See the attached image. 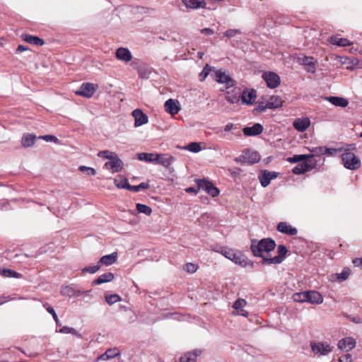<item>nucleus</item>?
Listing matches in <instances>:
<instances>
[{"label":"nucleus","mask_w":362,"mask_h":362,"mask_svg":"<svg viewBox=\"0 0 362 362\" xmlns=\"http://www.w3.org/2000/svg\"><path fill=\"white\" fill-rule=\"evenodd\" d=\"M350 274V272L349 269H344L342 271V272L339 273V274H336L335 276H337V279L340 281H343L344 280H346L348 276H349Z\"/></svg>","instance_id":"obj_52"},{"label":"nucleus","mask_w":362,"mask_h":362,"mask_svg":"<svg viewBox=\"0 0 362 362\" xmlns=\"http://www.w3.org/2000/svg\"><path fill=\"white\" fill-rule=\"evenodd\" d=\"M183 149L192 153H199L202 151V146L199 142H192L183 147Z\"/></svg>","instance_id":"obj_38"},{"label":"nucleus","mask_w":362,"mask_h":362,"mask_svg":"<svg viewBox=\"0 0 362 362\" xmlns=\"http://www.w3.org/2000/svg\"><path fill=\"white\" fill-rule=\"evenodd\" d=\"M329 42L332 45H337L338 47H347V46L352 45V42H351L346 38L339 37L337 35L332 36L329 38Z\"/></svg>","instance_id":"obj_28"},{"label":"nucleus","mask_w":362,"mask_h":362,"mask_svg":"<svg viewBox=\"0 0 362 362\" xmlns=\"http://www.w3.org/2000/svg\"><path fill=\"white\" fill-rule=\"evenodd\" d=\"M322 302L323 297L318 291H307V303L319 305L322 303Z\"/></svg>","instance_id":"obj_20"},{"label":"nucleus","mask_w":362,"mask_h":362,"mask_svg":"<svg viewBox=\"0 0 362 362\" xmlns=\"http://www.w3.org/2000/svg\"><path fill=\"white\" fill-rule=\"evenodd\" d=\"M148 187H149V185L147 182H141L139 185V191H141V189H148Z\"/></svg>","instance_id":"obj_63"},{"label":"nucleus","mask_w":362,"mask_h":362,"mask_svg":"<svg viewBox=\"0 0 362 362\" xmlns=\"http://www.w3.org/2000/svg\"><path fill=\"white\" fill-rule=\"evenodd\" d=\"M97 86L90 83H83L78 90L76 91L78 95L83 96L88 98H91L97 90Z\"/></svg>","instance_id":"obj_10"},{"label":"nucleus","mask_w":362,"mask_h":362,"mask_svg":"<svg viewBox=\"0 0 362 362\" xmlns=\"http://www.w3.org/2000/svg\"><path fill=\"white\" fill-rule=\"evenodd\" d=\"M214 250L216 252L221 253L225 257L231 261L233 259V257H234L235 253L236 252L234 250L228 248L227 247H219L218 248Z\"/></svg>","instance_id":"obj_33"},{"label":"nucleus","mask_w":362,"mask_h":362,"mask_svg":"<svg viewBox=\"0 0 362 362\" xmlns=\"http://www.w3.org/2000/svg\"><path fill=\"white\" fill-rule=\"evenodd\" d=\"M351 356L350 354H345L339 358V362H351Z\"/></svg>","instance_id":"obj_56"},{"label":"nucleus","mask_w":362,"mask_h":362,"mask_svg":"<svg viewBox=\"0 0 362 362\" xmlns=\"http://www.w3.org/2000/svg\"><path fill=\"white\" fill-rule=\"evenodd\" d=\"M233 94L228 95L226 96V100L230 103H236L239 101L241 98L242 103L246 105H249V93L247 90H244L242 93L240 89L234 90Z\"/></svg>","instance_id":"obj_9"},{"label":"nucleus","mask_w":362,"mask_h":362,"mask_svg":"<svg viewBox=\"0 0 362 362\" xmlns=\"http://www.w3.org/2000/svg\"><path fill=\"white\" fill-rule=\"evenodd\" d=\"M356 346V341L352 337H346L339 341L337 346L339 349L349 351Z\"/></svg>","instance_id":"obj_17"},{"label":"nucleus","mask_w":362,"mask_h":362,"mask_svg":"<svg viewBox=\"0 0 362 362\" xmlns=\"http://www.w3.org/2000/svg\"><path fill=\"white\" fill-rule=\"evenodd\" d=\"M315 167V163L306 160L295 166L292 171L295 175H301L313 170Z\"/></svg>","instance_id":"obj_11"},{"label":"nucleus","mask_w":362,"mask_h":362,"mask_svg":"<svg viewBox=\"0 0 362 362\" xmlns=\"http://www.w3.org/2000/svg\"><path fill=\"white\" fill-rule=\"evenodd\" d=\"M132 117L134 119L136 127L146 124L148 122V116L139 109H136L132 112Z\"/></svg>","instance_id":"obj_14"},{"label":"nucleus","mask_w":362,"mask_h":362,"mask_svg":"<svg viewBox=\"0 0 362 362\" xmlns=\"http://www.w3.org/2000/svg\"><path fill=\"white\" fill-rule=\"evenodd\" d=\"M23 39L28 43L41 46L44 45V40L37 36L25 34L23 35Z\"/></svg>","instance_id":"obj_34"},{"label":"nucleus","mask_w":362,"mask_h":362,"mask_svg":"<svg viewBox=\"0 0 362 362\" xmlns=\"http://www.w3.org/2000/svg\"><path fill=\"white\" fill-rule=\"evenodd\" d=\"M200 32L202 34L205 35H211L214 34V30L211 28H203Z\"/></svg>","instance_id":"obj_58"},{"label":"nucleus","mask_w":362,"mask_h":362,"mask_svg":"<svg viewBox=\"0 0 362 362\" xmlns=\"http://www.w3.org/2000/svg\"><path fill=\"white\" fill-rule=\"evenodd\" d=\"M100 268V265L98 263L96 265L86 267L82 269V272L84 273H90L95 274L97 272Z\"/></svg>","instance_id":"obj_46"},{"label":"nucleus","mask_w":362,"mask_h":362,"mask_svg":"<svg viewBox=\"0 0 362 362\" xmlns=\"http://www.w3.org/2000/svg\"><path fill=\"white\" fill-rule=\"evenodd\" d=\"M136 211L139 213L144 214L146 216H150L152 213V209L150 206L143 204H136Z\"/></svg>","instance_id":"obj_39"},{"label":"nucleus","mask_w":362,"mask_h":362,"mask_svg":"<svg viewBox=\"0 0 362 362\" xmlns=\"http://www.w3.org/2000/svg\"><path fill=\"white\" fill-rule=\"evenodd\" d=\"M293 127L299 132H305L310 125V120L308 117L297 118L293 121Z\"/></svg>","instance_id":"obj_16"},{"label":"nucleus","mask_w":362,"mask_h":362,"mask_svg":"<svg viewBox=\"0 0 362 362\" xmlns=\"http://www.w3.org/2000/svg\"><path fill=\"white\" fill-rule=\"evenodd\" d=\"M159 158L158 153H140L138 154V159L147 163L156 162Z\"/></svg>","instance_id":"obj_29"},{"label":"nucleus","mask_w":362,"mask_h":362,"mask_svg":"<svg viewBox=\"0 0 362 362\" xmlns=\"http://www.w3.org/2000/svg\"><path fill=\"white\" fill-rule=\"evenodd\" d=\"M344 166L349 170H356L361 166V161L356 155L351 152H346L341 155Z\"/></svg>","instance_id":"obj_4"},{"label":"nucleus","mask_w":362,"mask_h":362,"mask_svg":"<svg viewBox=\"0 0 362 362\" xmlns=\"http://www.w3.org/2000/svg\"><path fill=\"white\" fill-rule=\"evenodd\" d=\"M266 104L268 109H276L283 105V100L279 95H272L266 99Z\"/></svg>","instance_id":"obj_22"},{"label":"nucleus","mask_w":362,"mask_h":362,"mask_svg":"<svg viewBox=\"0 0 362 362\" xmlns=\"http://www.w3.org/2000/svg\"><path fill=\"white\" fill-rule=\"evenodd\" d=\"M276 247L275 242L270 238H264L256 244V241L252 240L250 249L255 256L262 258V262L265 264H270L272 257L271 252L274 251Z\"/></svg>","instance_id":"obj_1"},{"label":"nucleus","mask_w":362,"mask_h":362,"mask_svg":"<svg viewBox=\"0 0 362 362\" xmlns=\"http://www.w3.org/2000/svg\"><path fill=\"white\" fill-rule=\"evenodd\" d=\"M197 186L199 189L205 191L208 194L213 197H216L219 195V189L214 186V185L204 179L197 180Z\"/></svg>","instance_id":"obj_7"},{"label":"nucleus","mask_w":362,"mask_h":362,"mask_svg":"<svg viewBox=\"0 0 362 362\" xmlns=\"http://www.w3.org/2000/svg\"><path fill=\"white\" fill-rule=\"evenodd\" d=\"M38 139H43V140L46 141L47 142H54L55 144L59 143V139L53 135L47 134V135L40 136L38 137Z\"/></svg>","instance_id":"obj_48"},{"label":"nucleus","mask_w":362,"mask_h":362,"mask_svg":"<svg viewBox=\"0 0 362 362\" xmlns=\"http://www.w3.org/2000/svg\"><path fill=\"white\" fill-rule=\"evenodd\" d=\"M117 59L124 62L126 63L130 62L132 59L131 52L125 47H119L117 49L115 53Z\"/></svg>","instance_id":"obj_19"},{"label":"nucleus","mask_w":362,"mask_h":362,"mask_svg":"<svg viewBox=\"0 0 362 362\" xmlns=\"http://www.w3.org/2000/svg\"><path fill=\"white\" fill-rule=\"evenodd\" d=\"M353 264L356 267H359V266L362 267V257L361 258H356V259H354L353 260Z\"/></svg>","instance_id":"obj_62"},{"label":"nucleus","mask_w":362,"mask_h":362,"mask_svg":"<svg viewBox=\"0 0 362 362\" xmlns=\"http://www.w3.org/2000/svg\"><path fill=\"white\" fill-rule=\"evenodd\" d=\"M260 160L259 154L255 151L250 153V163H255L259 162Z\"/></svg>","instance_id":"obj_54"},{"label":"nucleus","mask_w":362,"mask_h":362,"mask_svg":"<svg viewBox=\"0 0 362 362\" xmlns=\"http://www.w3.org/2000/svg\"><path fill=\"white\" fill-rule=\"evenodd\" d=\"M287 253V249L285 246L281 245L278 247V255L272 256L270 260V264H280L284 259Z\"/></svg>","instance_id":"obj_18"},{"label":"nucleus","mask_w":362,"mask_h":362,"mask_svg":"<svg viewBox=\"0 0 362 362\" xmlns=\"http://www.w3.org/2000/svg\"><path fill=\"white\" fill-rule=\"evenodd\" d=\"M253 105L255 106V108L252 110L254 115H257L259 112H264L268 109L266 104L265 98H262L261 100L256 103L254 102Z\"/></svg>","instance_id":"obj_27"},{"label":"nucleus","mask_w":362,"mask_h":362,"mask_svg":"<svg viewBox=\"0 0 362 362\" xmlns=\"http://www.w3.org/2000/svg\"><path fill=\"white\" fill-rule=\"evenodd\" d=\"M313 155H295L293 157L287 158L286 160L291 163L303 162L309 158H313Z\"/></svg>","instance_id":"obj_37"},{"label":"nucleus","mask_w":362,"mask_h":362,"mask_svg":"<svg viewBox=\"0 0 362 362\" xmlns=\"http://www.w3.org/2000/svg\"><path fill=\"white\" fill-rule=\"evenodd\" d=\"M264 81L267 83V86L269 88H277L281 83V79L279 76L272 71H266L262 74V76Z\"/></svg>","instance_id":"obj_8"},{"label":"nucleus","mask_w":362,"mask_h":362,"mask_svg":"<svg viewBox=\"0 0 362 362\" xmlns=\"http://www.w3.org/2000/svg\"><path fill=\"white\" fill-rule=\"evenodd\" d=\"M198 266L193 263H187L185 265L184 269L189 274H193L197 272Z\"/></svg>","instance_id":"obj_50"},{"label":"nucleus","mask_w":362,"mask_h":362,"mask_svg":"<svg viewBox=\"0 0 362 362\" xmlns=\"http://www.w3.org/2000/svg\"><path fill=\"white\" fill-rule=\"evenodd\" d=\"M200 189H199V187L197 186V188L188 187V188L185 189V192H188V193H194V194H197Z\"/></svg>","instance_id":"obj_60"},{"label":"nucleus","mask_w":362,"mask_h":362,"mask_svg":"<svg viewBox=\"0 0 362 362\" xmlns=\"http://www.w3.org/2000/svg\"><path fill=\"white\" fill-rule=\"evenodd\" d=\"M2 276L5 277H11V274H13V270L4 269L2 270V272L1 273Z\"/></svg>","instance_id":"obj_59"},{"label":"nucleus","mask_w":362,"mask_h":362,"mask_svg":"<svg viewBox=\"0 0 362 362\" xmlns=\"http://www.w3.org/2000/svg\"><path fill=\"white\" fill-rule=\"evenodd\" d=\"M44 307L46 308L47 311L52 315L54 321L57 323H58L59 319H58V317H57L54 308L48 305L47 303L44 304Z\"/></svg>","instance_id":"obj_53"},{"label":"nucleus","mask_w":362,"mask_h":362,"mask_svg":"<svg viewBox=\"0 0 362 362\" xmlns=\"http://www.w3.org/2000/svg\"><path fill=\"white\" fill-rule=\"evenodd\" d=\"M325 100L329 101L331 104L337 107H345L348 105V100L342 97L329 96L326 97Z\"/></svg>","instance_id":"obj_23"},{"label":"nucleus","mask_w":362,"mask_h":362,"mask_svg":"<svg viewBox=\"0 0 362 362\" xmlns=\"http://www.w3.org/2000/svg\"><path fill=\"white\" fill-rule=\"evenodd\" d=\"M298 62L305 66V69L310 73L314 74L316 71L315 62L312 57H303L298 58Z\"/></svg>","instance_id":"obj_13"},{"label":"nucleus","mask_w":362,"mask_h":362,"mask_svg":"<svg viewBox=\"0 0 362 362\" xmlns=\"http://www.w3.org/2000/svg\"><path fill=\"white\" fill-rule=\"evenodd\" d=\"M232 261L235 264L245 267L247 264V257L240 251H236Z\"/></svg>","instance_id":"obj_31"},{"label":"nucleus","mask_w":362,"mask_h":362,"mask_svg":"<svg viewBox=\"0 0 362 362\" xmlns=\"http://www.w3.org/2000/svg\"><path fill=\"white\" fill-rule=\"evenodd\" d=\"M240 33V30L238 29H229L223 33V36L228 38L233 37Z\"/></svg>","instance_id":"obj_51"},{"label":"nucleus","mask_w":362,"mask_h":362,"mask_svg":"<svg viewBox=\"0 0 362 362\" xmlns=\"http://www.w3.org/2000/svg\"><path fill=\"white\" fill-rule=\"evenodd\" d=\"M293 299L298 303H307V291L296 293L293 295Z\"/></svg>","instance_id":"obj_42"},{"label":"nucleus","mask_w":362,"mask_h":362,"mask_svg":"<svg viewBox=\"0 0 362 362\" xmlns=\"http://www.w3.org/2000/svg\"><path fill=\"white\" fill-rule=\"evenodd\" d=\"M127 189L130 190V191H132V192H139V185H129V187L127 188Z\"/></svg>","instance_id":"obj_64"},{"label":"nucleus","mask_w":362,"mask_h":362,"mask_svg":"<svg viewBox=\"0 0 362 362\" xmlns=\"http://www.w3.org/2000/svg\"><path fill=\"white\" fill-rule=\"evenodd\" d=\"M211 76L218 83L224 84L226 88L232 87L234 84L232 78L226 71L221 69L214 70Z\"/></svg>","instance_id":"obj_5"},{"label":"nucleus","mask_w":362,"mask_h":362,"mask_svg":"<svg viewBox=\"0 0 362 362\" xmlns=\"http://www.w3.org/2000/svg\"><path fill=\"white\" fill-rule=\"evenodd\" d=\"M257 98V93L255 89H250V105L254 104L255 100Z\"/></svg>","instance_id":"obj_57"},{"label":"nucleus","mask_w":362,"mask_h":362,"mask_svg":"<svg viewBox=\"0 0 362 362\" xmlns=\"http://www.w3.org/2000/svg\"><path fill=\"white\" fill-rule=\"evenodd\" d=\"M264 127L259 123H256L250 127V136H257L263 132Z\"/></svg>","instance_id":"obj_43"},{"label":"nucleus","mask_w":362,"mask_h":362,"mask_svg":"<svg viewBox=\"0 0 362 362\" xmlns=\"http://www.w3.org/2000/svg\"><path fill=\"white\" fill-rule=\"evenodd\" d=\"M182 3L187 8H199L204 7V0H182Z\"/></svg>","instance_id":"obj_32"},{"label":"nucleus","mask_w":362,"mask_h":362,"mask_svg":"<svg viewBox=\"0 0 362 362\" xmlns=\"http://www.w3.org/2000/svg\"><path fill=\"white\" fill-rule=\"evenodd\" d=\"M119 355V351L117 348L109 349H107L105 354H102L100 357V359L105 361L110 358H112L115 356Z\"/></svg>","instance_id":"obj_36"},{"label":"nucleus","mask_w":362,"mask_h":362,"mask_svg":"<svg viewBox=\"0 0 362 362\" xmlns=\"http://www.w3.org/2000/svg\"><path fill=\"white\" fill-rule=\"evenodd\" d=\"M37 136L33 134H24L21 138V145L24 148L33 146L36 141Z\"/></svg>","instance_id":"obj_25"},{"label":"nucleus","mask_w":362,"mask_h":362,"mask_svg":"<svg viewBox=\"0 0 362 362\" xmlns=\"http://www.w3.org/2000/svg\"><path fill=\"white\" fill-rule=\"evenodd\" d=\"M79 170L83 173H86L88 175H95L96 174V171L94 168L90 167H87L85 165H81L79 167Z\"/></svg>","instance_id":"obj_49"},{"label":"nucleus","mask_w":362,"mask_h":362,"mask_svg":"<svg viewBox=\"0 0 362 362\" xmlns=\"http://www.w3.org/2000/svg\"><path fill=\"white\" fill-rule=\"evenodd\" d=\"M247 301L243 298H238L232 305V315H240L245 317H247L249 315L247 310H246L247 307Z\"/></svg>","instance_id":"obj_6"},{"label":"nucleus","mask_w":362,"mask_h":362,"mask_svg":"<svg viewBox=\"0 0 362 362\" xmlns=\"http://www.w3.org/2000/svg\"><path fill=\"white\" fill-rule=\"evenodd\" d=\"M114 274L112 272H107L100 275L96 279L93 281V285H100L104 283L110 282L114 279Z\"/></svg>","instance_id":"obj_26"},{"label":"nucleus","mask_w":362,"mask_h":362,"mask_svg":"<svg viewBox=\"0 0 362 362\" xmlns=\"http://www.w3.org/2000/svg\"><path fill=\"white\" fill-rule=\"evenodd\" d=\"M202 351L199 349L184 354L180 358V362H197V358L201 355Z\"/></svg>","instance_id":"obj_21"},{"label":"nucleus","mask_w":362,"mask_h":362,"mask_svg":"<svg viewBox=\"0 0 362 362\" xmlns=\"http://www.w3.org/2000/svg\"><path fill=\"white\" fill-rule=\"evenodd\" d=\"M117 259V252H112V254L107 255L103 256L98 264H105L106 266H110L112 264H114Z\"/></svg>","instance_id":"obj_30"},{"label":"nucleus","mask_w":362,"mask_h":362,"mask_svg":"<svg viewBox=\"0 0 362 362\" xmlns=\"http://www.w3.org/2000/svg\"><path fill=\"white\" fill-rule=\"evenodd\" d=\"M13 299L10 296H2L0 297V305Z\"/></svg>","instance_id":"obj_61"},{"label":"nucleus","mask_w":362,"mask_h":362,"mask_svg":"<svg viewBox=\"0 0 362 362\" xmlns=\"http://www.w3.org/2000/svg\"><path fill=\"white\" fill-rule=\"evenodd\" d=\"M114 182L117 188L119 189H127L129 187V182L127 179H124L122 177H117L115 179Z\"/></svg>","instance_id":"obj_41"},{"label":"nucleus","mask_w":362,"mask_h":362,"mask_svg":"<svg viewBox=\"0 0 362 362\" xmlns=\"http://www.w3.org/2000/svg\"><path fill=\"white\" fill-rule=\"evenodd\" d=\"M278 173L276 172H269L267 170L262 171L259 175V180L261 185L263 187H266L270 183L271 180L274 179L277 177Z\"/></svg>","instance_id":"obj_15"},{"label":"nucleus","mask_w":362,"mask_h":362,"mask_svg":"<svg viewBox=\"0 0 362 362\" xmlns=\"http://www.w3.org/2000/svg\"><path fill=\"white\" fill-rule=\"evenodd\" d=\"M61 294L64 296L71 297L76 294V290L73 285L63 286L61 289Z\"/></svg>","instance_id":"obj_40"},{"label":"nucleus","mask_w":362,"mask_h":362,"mask_svg":"<svg viewBox=\"0 0 362 362\" xmlns=\"http://www.w3.org/2000/svg\"><path fill=\"white\" fill-rule=\"evenodd\" d=\"M277 230L282 233L290 235H294L297 233V230L286 222H281L277 226Z\"/></svg>","instance_id":"obj_24"},{"label":"nucleus","mask_w":362,"mask_h":362,"mask_svg":"<svg viewBox=\"0 0 362 362\" xmlns=\"http://www.w3.org/2000/svg\"><path fill=\"white\" fill-rule=\"evenodd\" d=\"M310 151L312 152V153L310 155H313V156H322V155H325L326 153L325 147H322V146L313 148L310 149Z\"/></svg>","instance_id":"obj_47"},{"label":"nucleus","mask_w":362,"mask_h":362,"mask_svg":"<svg viewBox=\"0 0 362 362\" xmlns=\"http://www.w3.org/2000/svg\"><path fill=\"white\" fill-rule=\"evenodd\" d=\"M121 297L117 294L105 295V300L109 305L121 301Z\"/></svg>","instance_id":"obj_44"},{"label":"nucleus","mask_w":362,"mask_h":362,"mask_svg":"<svg viewBox=\"0 0 362 362\" xmlns=\"http://www.w3.org/2000/svg\"><path fill=\"white\" fill-rule=\"evenodd\" d=\"M310 347L313 354L317 356H326L333 350V346L327 341H310Z\"/></svg>","instance_id":"obj_3"},{"label":"nucleus","mask_w":362,"mask_h":362,"mask_svg":"<svg viewBox=\"0 0 362 362\" xmlns=\"http://www.w3.org/2000/svg\"><path fill=\"white\" fill-rule=\"evenodd\" d=\"M60 332L62 333H70V334H77V332L75 329L72 328V327H62L61 329H60Z\"/></svg>","instance_id":"obj_55"},{"label":"nucleus","mask_w":362,"mask_h":362,"mask_svg":"<svg viewBox=\"0 0 362 362\" xmlns=\"http://www.w3.org/2000/svg\"><path fill=\"white\" fill-rule=\"evenodd\" d=\"M164 107L165 110L172 116L177 114L181 110L179 102L172 98L168 99L165 102Z\"/></svg>","instance_id":"obj_12"},{"label":"nucleus","mask_w":362,"mask_h":362,"mask_svg":"<svg viewBox=\"0 0 362 362\" xmlns=\"http://www.w3.org/2000/svg\"><path fill=\"white\" fill-rule=\"evenodd\" d=\"M98 156L108 160L104 164V168L108 170L112 173H119L122 170L123 162L115 152L108 150L100 151L98 152Z\"/></svg>","instance_id":"obj_2"},{"label":"nucleus","mask_w":362,"mask_h":362,"mask_svg":"<svg viewBox=\"0 0 362 362\" xmlns=\"http://www.w3.org/2000/svg\"><path fill=\"white\" fill-rule=\"evenodd\" d=\"M172 160V156L168 154H159V158L156 162L164 167H168L171 165Z\"/></svg>","instance_id":"obj_35"},{"label":"nucleus","mask_w":362,"mask_h":362,"mask_svg":"<svg viewBox=\"0 0 362 362\" xmlns=\"http://www.w3.org/2000/svg\"><path fill=\"white\" fill-rule=\"evenodd\" d=\"M211 71V67L209 65L206 64L199 75V81H204L206 79V78L209 75Z\"/></svg>","instance_id":"obj_45"}]
</instances>
